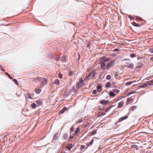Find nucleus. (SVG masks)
I'll return each mask as SVG.
<instances>
[{"instance_id": "obj_20", "label": "nucleus", "mask_w": 153, "mask_h": 153, "mask_svg": "<svg viewBox=\"0 0 153 153\" xmlns=\"http://www.w3.org/2000/svg\"><path fill=\"white\" fill-rule=\"evenodd\" d=\"M36 105L35 103H33L31 104V107L33 108H35L36 107Z\"/></svg>"}, {"instance_id": "obj_34", "label": "nucleus", "mask_w": 153, "mask_h": 153, "mask_svg": "<svg viewBox=\"0 0 153 153\" xmlns=\"http://www.w3.org/2000/svg\"><path fill=\"white\" fill-rule=\"evenodd\" d=\"M135 92V91H133L132 92H130V93H129L128 94H133V93H134Z\"/></svg>"}, {"instance_id": "obj_9", "label": "nucleus", "mask_w": 153, "mask_h": 153, "mask_svg": "<svg viewBox=\"0 0 153 153\" xmlns=\"http://www.w3.org/2000/svg\"><path fill=\"white\" fill-rule=\"evenodd\" d=\"M102 89V87L100 85H98L97 87V91L98 92H100L101 91Z\"/></svg>"}, {"instance_id": "obj_21", "label": "nucleus", "mask_w": 153, "mask_h": 153, "mask_svg": "<svg viewBox=\"0 0 153 153\" xmlns=\"http://www.w3.org/2000/svg\"><path fill=\"white\" fill-rule=\"evenodd\" d=\"M111 76L110 75H107L106 78V79L108 80H109L111 79Z\"/></svg>"}, {"instance_id": "obj_31", "label": "nucleus", "mask_w": 153, "mask_h": 153, "mask_svg": "<svg viewBox=\"0 0 153 153\" xmlns=\"http://www.w3.org/2000/svg\"><path fill=\"white\" fill-rule=\"evenodd\" d=\"M27 96L28 97V98H29V99L31 98V96L29 94H27Z\"/></svg>"}, {"instance_id": "obj_3", "label": "nucleus", "mask_w": 153, "mask_h": 153, "mask_svg": "<svg viewBox=\"0 0 153 153\" xmlns=\"http://www.w3.org/2000/svg\"><path fill=\"white\" fill-rule=\"evenodd\" d=\"M96 73V71H95L92 72L91 74L87 76L86 78H85L84 79V81H86L87 80L89 79H91L92 78H93L95 75Z\"/></svg>"}, {"instance_id": "obj_7", "label": "nucleus", "mask_w": 153, "mask_h": 153, "mask_svg": "<svg viewBox=\"0 0 153 153\" xmlns=\"http://www.w3.org/2000/svg\"><path fill=\"white\" fill-rule=\"evenodd\" d=\"M73 146L72 145V144H68L66 146V148L69 150V151H70L71 149L73 148Z\"/></svg>"}, {"instance_id": "obj_45", "label": "nucleus", "mask_w": 153, "mask_h": 153, "mask_svg": "<svg viewBox=\"0 0 153 153\" xmlns=\"http://www.w3.org/2000/svg\"><path fill=\"white\" fill-rule=\"evenodd\" d=\"M1 70H2V71H5L4 70V69H2Z\"/></svg>"}, {"instance_id": "obj_5", "label": "nucleus", "mask_w": 153, "mask_h": 153, "mask_svg": "<svg viewBox=\"0 0 153 153\" xmlns=\"http://www.w3.org/2000/svg\"><path fill=\"white\" fill-rule=\"evenodd\" d=\"M126 63L127 64V65H126V67H127L131 69H132L133 68L134 65L132 63L128 62H126Z\"/></svg>"}, {"instance_id": "obj_35", "label": "nucleus", "mask_w": 153, "mask_h": 153, "mask_svg": "<svg viewBox=\"0 0 153 153\" xmlns=\"http://www.w3.org/2000/svg\"><path fill=\"white\" fill-rule=\"evenodd\" d=\"M64 137L65 138H67L68 137V136H67V135L66 134H65L64 136Z\"/></svg>"}, {"instance_id": "obj_22", "label": "nucleus", "mask_w": 153, "mask_h": 153, "mask_svg": "<svg viewBox=\"0 0 153 153\" xmlns=\"http://www.w3.org/2000/svg\"><path fill=\"white\" fill-rule=\"evenodd\" d=\"M58 134L57 133L53 137V139L54 140H56L57 139V136L58 135Z\"/></svg>"}, {"instance_id": "obj_25", "label": "nucleus", "mask_w": 153, "mask_h": 153, "mask_svg": "<svg viewBox=\"0 0 153 153\" xmlns=\"http://www.w3.org/2000/svg\"><path fill=\"white\" fill-rule=\"evenodd\" d=\"M96 132H97L96 130H95L94 131H93L91 133V134H92V135L95 134L96 133Z\"/></svg>"}, {"instance_id": "obj_27", "label": "nucleus", "mask_w": 153, "mask_h": 153, "mask_svg": "<svg viewBox=\"0 0 153 153\" xmlns=\"http://www.w3.org/2000/svg\"><path fill=\"white\" fill-rule=\"evenodd\" d=\"M79 83L81 85H82L83 83H82V79H80L79 81Z\"/></svg>"}, {"instance_id": "obj_36", "label": "nucleus", "mask_w": 153, "mask_h": 153, "mask_svg": "<svg viewBox=\"0 0 153 153\" xmlns=\"http://www.w3.org/2000/svg\"><path fill=\"white\" fill-rule=\"evenodd\" d=\"M119 51V50L118 49H117V48L115 49H114V51H115V52L117 51Z\"/></svg>"}, {"instance_id": "obj_33", "label": "nucleus", "mask_w": 153, "mask_h": 153, "mask_svg": "<svg viewBox=\"0 0 153 153\" xmlns=\"http://www.w3.org/2000/svg\"><path fill=\"white\" fill-rule=\"evenodd\" d=\"M74 128L73 127H72L71 128V131H74Z\"/></svg>"}, {"instance_id": "obj_28", "label": "nucleus", "mask_w": 153, "mask_h": 153, "mask_svg": "<svg viewBox=\"0 0 153 153\" xmlns=\"http://www.w3.org/2000/svg\"><path fill=\"white\" fill-rule=\"evenodd\" d=\"M97 91L96 90H93V91L92 92L93 94H97Z\"/></svg>"}, {"instance_id": "obj_23", "label": "nucleus", "mask_w": 153, "mask_h": 153, "mask_svg": "<svg viewBox=\"0 0 153 153\" xmlns=\"http://www.w3.org/2000/svg\"><path fill=\"white\" fill-rule=\"evenodd\" d=\"M58 76L60 78H62V75L61 73H59Z\"/></svg>"}, {"instance_id": "obj_24", "label": "nucleus", "mask_w": 153, "mask_h": 153, "mask_svg": "<svg viewBox=\"0 0 153 153\" xmlns=\"http://www.w3.org/2000/svg\"><path fill=\"white\" fill-rule=\"evenodd\" d=\"M79 128H76V130L75 131L74 133H75L76 134L77 132H79Z\"/></svg>"}, {"instance_id": "obj_39", "label": "nucleus", "mask_w": 153, "mask_h": 153, "mask_svg": "<svg viewBox=\"0 0 153 153\" xmlns=\"http://www.w3.org/2000/svg\"><path fill=\"white\" fill-rule=\"evenodd\" d=\"M74 138V136H71L70 137V139H71L72 138Z\"/></svg>"}, {"instance_id": "obj_42", "label": "nucleus", "mask_w": 153, "mask_h": 153, "mask_svg": "<svg viewBox=\"0 0 153 153\" xmlns=\"http://www.w3.org/2000/svg\"><path fill=\"white\" fill-rule=\"evenodd\" d=\"M82 122V120H80L79 121L78 123H80V122Z\"/></svg>"}, {"instance_id": "obj_26", "label": "nucleus", "mask_w": 153, "mask_h": 153, "mask_svg": "<svg viewBox=\"0 0 153 153\" xmlns=\"http://www.w3.org/2000/svg\"><path fill=\"white\" fill-rule=\"evenodd\" d=\"M149 51L150 52L153 53V48H151L149 49Z\"/></svg>"}, {"instance_id": "obj_14", "label": "nucleus", "mask_w": 153, "mask_h": 153, "mask_svg": "<svg viewBox=\"0 0 153 153\" xmlns=\"http://www.w3.org/2000/svg\"><path fill=\"white\" fill-rule=\"evenodd\" d=\"M41 91V90L40 89H35V92L37 94H39Z\"/></svg>"}, {"instance_id": "obj_12", "label": "nucleus", "mask_w": 153, "mask_h": 153, "mask_svg": "<svg viewBox=\"0 0 153 153\" xmlns=\"http://www.w3.org/2000/svg\"><path fill=\"white\" fill-rule=\"evenodd\" d=\"M123 102H121L118 103V108H120L123 104Z\"/></svg>"}, {"instance_id": "obj_2", "label": "nucleus", "mask_w": 153, "mask_h": 153, "mask_svg": "<svg viewBox=\"0 0 153 153\" xmlns=\"http://www.w3.org/2000/svg\"><path fill=\"white\" fill-rule=\"evenodd\" d=\"M115 60H112L108 62L106 65V69H109L113 66L115 64Z\"/></svg>"}, {"instance_id": "obj_8", "label": "nucleus", "mask_w": 153, "mask_h": 153, "mask_svg": "<svg viewBox=\"0 0 153 153\" xmlns=\"http://www.w3.org/2000/svg\"><path fill=\"white\" fill-rule=\"evenodd\" d=\"M128 117L126 115V116H125L124 117H121L120 118L119 120L118 121V122H120L121 121H122L123 120H125L127 119Z\"/></svg>"}, {"instance_id": "obj_18", "label": "nucleus", "mask_w": 153, "mask_h": 153, "mask_svg": "<svg viewBox=\"0 0 153 153\" xmlns=\"http://www.w3.org/2000/svg\"><path fill=\"white\" fill-rule=\"evenodd\" d=\"M81 86V85H79V82H78L76 85V87L78 88H79Z\"/></svg>"}, {"instance_id": "obj_44", "label": "nucleus", "mask_w": 153, "mask_h": 153, "mask_svg": "<svg viewBox=\"0 0 153 153\" xmlns=\"http://www.w3.org/2000/svg\"><path fill=\"white\" fill-rule=\"evenodd\" d=\"M10 78V79H13V78L11 77L10 76L9 77Z\"/></svg>"}, {"instance_id": "obj_6", "label": "nucleus", "mask_w": 153, "mask_h": 153, "mask_svg": "<svg viewBox=\"0 0 153 153\" xmlns=\"http://www.w3.org/2000/svg\"><path fill=\"white\" fill-rule=\"evenodd\" d=\"M108 102V100H100V103L103 105H104L106 104Z\"/></svg>"}, {"instance_id": "obj_29", "label": "nucleus", "mask_w": 153, "mask_h": 153, "mask_svg": "<svg viewBox=\"0 0 153 153\" xmlns=\"http://www.w3.org/2000/svg\"><path fill=\"white\" fill-rule=\"evenodd\" d=\"M136 108V106H133L131 108V109L132 110H133L135 109Z\"/></svg>"}, {"instance_id": "obj_48", "label": "nucleus", "mask_w": 153, "mask_h": 153, "mask_svg": "<svg viewBox=\"0 0 153 153\" xmlns=\"http://www.w3.org/2000/svg\"><path fill=\"white\" fill-rule=\"evenodd\" d=\"M115 90H114V91L115 92H116V91H114Z\"/></svg>"}, {"instance_id": "obj_30", "label": "nucleus", "mask_w": 153, "mask_h": 153, "mask_svg": "<svg viewBox=\"0 0 153 153\" xmlns=\"http://www.w3.org/2000/svg\"><path fill=\"white\" fill-rule=\"evenodd\" d=\"M13 81L15 82V83L17 84V85H18V83L17 82V80L16 79H13Z\"/></svg>"}, {"instance_id": "obj_40", "label": "nucleus", "mask_w": 153, "mask_h": 153, "mask_svg": "<svg viewBox=\"0 0 153 153\" xmlns=\"http://www.w3.org/2000/svg\"><path fill=\"white\" fill-rule=\"evenodd\" d=\"M72 72H71L70 73V74H69V76H71V75H72Z\"/></svg>"}, {"instance_id": "obj_17", "label": "nucleus", "mask_w": 153, "mask_h": 153, "mask_svg": "<svg viewBox=\"0 0 153 153\" xmlns=\"http://www.w3.org/2000/svg\"><path fill=\"white\" fill-rule=\"evenodd\" d=\"M111 84L110 82H107L106 84V87H107V88H108V87H110V86H111Z\"/></svg>"}, {"instance_id": "obj_1", "label": "nucleus", "mask_w": 153, "mask_h": 153, "mask_svg": "<svg viewBox=\"0 0 153 153\" xmlns=\"http://www.w3.org/2000/svg\"><path fill=\"white\" fill-rule=\"evenodd\" d=\"M100 60H101V62H100L101 68L103 70H106V63L108 62L109 61V59L108 58L105 59H101Z\"/></svg>"}, {"instance_id": "obj_47", "label": "nucleus", "mask_w": 153, "mask_h": 153, "mask_svg": "<svg viewBox=\"0 0 153 153\" xmlns=\"http://www.w3.org/2000/svg\"><path fill=\"white\" fill-rule=\"evenodd\" d=\"M152 82H153V79L152 80Z\"/></svg>"}, {"instance_id": "obj_16", "label": "nucleus", "mask_w": 153, "mask_h": 153, "mask_svg": "<svg viewBox=\"0 0 153 153\" xmlns=\"http://www.w3.org/2000/svg\"><path fill=\"white\" fill-rule=\"evenodd\" d=\"M133 82V81H130L129 82H128L126 83V85H128L131 84Z\"/></svg>"}, {"instance_id": "obj_38", "label": "nucleus", "mask_w": 153, "mask_h": 153, "mask_svg": "<svg viewBox=\"0 0 153 153\" xmlns=\"http://www.w3.org/2000/svg\"><path fill=\"white\" fill-rule=\"evenodd\" d=\"M84 147H85V146L84 145H82L81 146V148H84Z\"/></svg>"}, {"instance_id": "obj_19", "label": "nucleus", "mask_w": 153, "mask_h": 153, "mask_svg": "<svg viewBox=\"0 0 153 153\" xmlns=\"http://www.w3.org/2000/svg\"><path fill=\"white\" fill-rule=\"evenodd\" d=\"M54 82L55 84L57 85H59V81L58 79L56 80Z\"/></svg>"}, {"instance_id": "obj_11", "label": "nucleus", "mask_w": 153, "mask_h": 153, "mask_svg": "<svg viewBox=\"0 0 153 153\" xmlns=\"http://www.w3.org/2000/svg\"><path fill=\"white\" fill-rule=\"evenodd\" d=\"M93 139H92L90 142L89 143H87V147L91 146L93 144Z\"/></svg>"}, {"instance_id": "obj_10", "label": "nucleus", "mask_w": 153, "mask_h": 153, "mask_svg": "<svg viewBox=\"0 0 153 153\" xmlns=\"http://www.w3.org/2000/svg\"><path fill=\"white\" fill-rule=\"evenodd\" d=\"M37 105L39 106L42 105V102L40 101H36Z\"/></svg>"}, {"instance_id": "obj_32", "label": "nucleus", "mask_w": 153, "mask_h": 153, "mask_svg": "<svg viewBox=\"0 0 153 153\" xmlns=\"http://www.w3.org/2000/svg\"><path fill=\"white\" fill-rule=\"evenodd\" d=\"M135 54H131L130 55L131 57L132 58L135 57Z\"/></svg>"}, {"instance_id": "obj_15", "label": "nucleus", "mask_w": 153, "mask_h": 153, "mask_svg": "<svg viewBox=\"0 0 153 153\" xmlns=\"http://www.w3.org/2000/svg\"><path fill=\"white\" fill-rule=\"evenodd\" d=\"M109 95L110 96L114 97L115 96V94L113 92H110L109 93Z\"/></svg>"}, {"instance_id": "obj_4", "label": "nucleus", "mask_w": 153, "mask_h": 153, "mask_svg": "<svg viewBox=\"0 0 153 153\" xmlns=\"http://www.w3.org/2000/svg\"><path fill=\"white\" fill-rule=\"evenodd\" d=\"M40 80L42 84V85H45L48 82V80L45 78H40Z\"/></svg>"}, {"instance_id": "obj_41", "label": "nucleus", "mask_w": 153, "mask_h": 153, "mask_svg": "<svg viewBox=\"0 0 153 153\" xmlns=\"http://www.w3.org/2000/svg\"><path fill=\"white\" fill-rule=\"evenodd\" d=\"M130 60L129 59H124L123 60Z\"/></svg>"}, {"instance_id": "obj_37", "label": "nucleus", "mask_w": 153, "mask_h": 153, "mask_svg": "<svg viewBox=\"0 0 153 153\" xmlns=\"http://www.w3.org/2000/svg\"><path fill=\"white\" fill-rule=\"evenodd\" d=\"M131 100H132L130 98H128L127 100V101H128V102H129V101H130Z\"/></svg>"}, {"instance_id": "obj_13", "label": "nucleus", "mask_w": 153, "mask_h": 153, "mask_svg": "<svg viewBox=\"0 0 153 153\" xmlns=\"http://www.w3.org/2000/svg\"><path fill=\"white\" fill-rule=\"evenodd\" d=\"M67 109V108L66 107H64L62 109L61 111L60 112L61 113H63Z\"/></svg>"}, {"instance_id": "obj_46", "label": "nucleus", "mask_w": 153, "mask_h": 153, "mask_svg": "<svg viewBox=\"0 0 153 153\" xmlns=\"http://www.w3.org/2000/svg\"><path fill=\"white\" fill-rule=\"evenodd\" d=\"M1 65H0V68H1Z\"/></svg>"}, {"instance_id": "obj_43", "label": "nucleus", "mask_w": 153, "mask_h": 153, "mask_svg": "<svg viewBox=\"0 0 153 153\" xmlns=\"http://www.w3.org/2000/svg\"><path fill=\"white\" fill-rule=\"evenodd\" d=\"M6 74L8 75V76L9 77L10 76V75L9 74L7 73H6Z\"/></svg>"}]
</instances>
